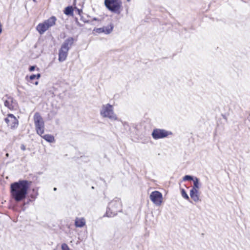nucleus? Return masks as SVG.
<instances>
[{
    "instance_id": "bb28decb",
    "label": "nucleus",
    "mask_w": 250,
    "mask_h": 250,
    "mask_svg": "<svg viewBox=\"0 0 250 250\" xmlns=\"http://www.w3.org/2000/svg\"><path fill=\"white\" fill-rule=\"evenodd\" d=\"M29 79L31 81L36 79L35 74H32L29 76Z\"/></svg>"
},
{
    "instance_id": "a878e982",
    "label": "nucleus",
    "mask_w": 250,
    "mask_h": 250,
    "mask_svg": "<svg viewBox=\"0 0 250 250\" xmlns=\"http://www.w3.org/2000/svg\"><path fill=\"white\" fill-rule=\"evenodd\" d=\"M123 123V125H124V126L125 127V128L126 129L127 128H129V125L126 122H122Z\"/></svg>"
},
{
    "instance_id": "2f4dec72",
    "label": "nucleus",
    "mask_w": 250,
    "mask_h": 250,
    "mask_svg": "<svg viewBox=\"0 0 250 250\" xmlns=\"http://www.w3.org/2000/svg\"><path fill=\"white\" fill-rule=\"evenodd\" d=\"M76 9H77V11H78V14H79V15H80V14H81V13H82V10L81 9H78V8H76Z\"/></svg>"
},
{
    "instance_id": "f257e3e1",
    "label": "nucleus",
    "mask_w": 250,
    "mask_h": 250,
    "mask_svg": "<svg viewBox=\"0 0 250 250\" xmlns=\"http://www.w3.org/2000/svg\"><path fill=\"white\" fill-rule=\"evenodd\" d=\"M31 182L26 180H19L10 185V193L12 199L19 203L26 198Z\"/></svg>"
},
{
    "instance_id": "6ab92c4d",
    "label": "nucleus",
    "mask_w": 250,
    "mask_h": 250,
    "mask_svg": "<svg viewBox=\"0 0 250 250\" xmlns=\"http://www.w3.org/2000/svg\"><path fill=\"white\" fill-rule=\"evenodd\" d=\"M7 99L9 100V102L11 103V105L13 106V109L17 106L18 103L14 98L11 96H5Z\"/></svg>"
},
{
    "instance_id": "dca6fc26",
    "label": "nucleus",
    "mask_w": 250,
    "mask_h": 250,
    "mask_svg": "<svg viewBox=\"0 0 250 250\" xmlns=\"http://www.w3.org/2000/svg\"><path fill=\"white\" fill-rule=\"evenodd\" d=\"M42 138L49 143H53L54 141V137L50 134H45L41 136Z\"/></svg>"
},
{
    "instance_id": "ddd939ff",
    "label": "nucleus",
    "mask_w": 250,
    "mask_h": 250,
    "mask_svg": "<svg viewBox=\"0 0 250 250\" xmlns=\"http://www.w3.org/2000/svg\"><path fill=\"white\" fill-rule=\"evenodd\" d=\"M85 224V221L83 218H77L75 221V225L78 228H82Z\"/></svg>"
},
{
    "instance_id": "4468645a",
    "label": "nucleus",
    "mask_w": 250,
    "mask_h": 250,
    "mask_svg": "<svg viewBox=\"0 0 250 250\" xmlns=\"http://www.w3.org/2000/svg\"><path fill=\"white\" fill-rule=\"evenodd\" d=\"M192 181L193 182V186H192L191 189L199 190V189L201 187V184L200 183L199 179L196 177Z\"/></svg>"
},
{
    "instance_id": "4c0bfd02",
    "label": "nucleus",
    "mask_w": 250,
    "mask_h": 250,
    "mask_svg": "<svg viewBox=\"0 0 250 250\" xmlns=\"http://www.w3.org/2000/svg\"><path fill=\"white\" fill-rule=\"evenodd\" d=\"M93 20H97L96 18H94Z\"/></svg>"
},
{
    "instance_id": "e433bc0d",
    "label": "nucleus",
    "mask_w": 250,
    "mask_h": 250,
    "mask_svg": "<svg viewBox=\"0 0 250 250\" xmlns=\"http://www.w3.org/2000/svg\"><path fill=\"white\" fill-rule=\"evenodd\" d=\"M126 1H127V2H130V1H131V0H126Z\"/></svg>"
},
{
    "instance_id": "7c9ffc66",
    "label": "nucleus",
    "mask_w": 250,
    "mask_h": 250,
    "mask_svg": "<svg viewBox=\"0 0 250 250\" xmlns=\"http://www.w3.org/2000/svg\"><path fill=\"white\" fill-rule=\"evenodd\" d=\"M38 195V192L36 191V196L31 195V198H33L34 200H35L37 197V196Z\"/></svg>"
},
{
    "instance_id": "b1692460",
    "label": "nucleus",
    "mask_w": 250,
    "mask_h": 250,
    "mask_svg": "<svg viewBox=\"0 0 250 250\" xmlns=\"http://www.w3.org/2000/svg\"><path fill=\"white\" fill-rule=\"evenodd\" d=\"M94 31H95L97 33H104V27L102 28H96V29H94Z\"/></svg>"
},
{
    "instance_id": "0eeeda50",
    "label": "nucleus",
    "mask_w": 250,
    "mask_h": 250,
    "mask_svg": "<svg viewBox=\"0 0 250 250\" xmlns=\"http://www.w3.org/2000/svg\"><path fill=\"white\" fill-rule=\"evenodd\" d=\"M150 199L157 206H160L163 201L162 194L159 191H152L150 195Z\"/></svg>"
},
{
    "instance_id": "1a4fd4ad",
    "label": "nucleus",
    "mask_w": 250,
    "mask_h": 250,
    "mask_svg": "<svg viewBox=\"0 0 250 250\" xmlns=\"http://www.w3.org/2000/svg\"><path fill=\"white\" fill-rule=\"evenodd\" d=\"M70 48H60L59 50L58 60L60 62H63L65 61L67 55L68 51Z\"/></svg>"
},
{
    "instance_id": "c756f323",
    "label": "nucleus",
    "mask_w": 250,
    "mask_h": 250,
    "mask_svg": "<svg viewBox=\"0 0 250 250\" xmlns=\"http://www.w3.org/2000/svg\"><path fill=\"white\" fill-rule=\"evenodd\" d=\"M41 74L38 73L37 74H35L36 79H39L41 77Z\"/></svg>"
},
{
    "instance_id": "aec40b11",
    "label": "nucleus",
    "mask_w": 250,
    "mask_h": 250,
    "mask_svg": "<svg viewBox=\"0 0 250 250\" xmlns=\"http://www.w3.org/2000/svg\"><path fill=\"white\" fill-rule=\"evenodd\" d=\"M4 105L10 110H13V106L11 105V103H10V102H9V99H7L4 101Z\"/></svg>"
},
{
    "instance_id": "412c9836",
    "label": "nucleus",
    "mask_w": 250,
    "mask_h": 250,
    "mask_svg": "<svg viewBox=\"0 0 250 250\" xmlns=\"http://www.w3.org/2000/svg\"><path fill=\"white\" fill-rule=\"evenodd\" d=\"M196 177L190 175H186L183 177V180L186 181H193Z\"/></svg>"
},
{
    "instance_id": "f3484780",
    "label": "nucleus",
    "mask_w": 250,
    "mask_h": 250,
    "mask_svg": "<svg viewBox=\"0 0 250 250\" xmlns=\"http://www.w3.org/2000/svg\"><path fill=\"white\" fill-rule=\"evenodd\" d=\"M73 8L71 6L66 7L64 10V13L68 16H72L73 14Z\"/></svg>"
},
{
    "instance_id": "c85d7f7f",
    "label": "nucleus",
    "mask_w": 250,
    "mask_h": 250,
    "mask_svg": "<svg viewBox=\"0 0 250 250\" xmlns=\"http://www.w3.org/2000/svg\"><path fill=\"white\" fill-rule=\"evenodd\" d=\"M21 149L22 150L24 151L26 149V147H25V146L24 145L22 144L21 146Z\"/></svg>"
},
{
    "instance_id": "4be33fe9",
    "label": "nucleus",
    "mask_w": 250,
    "mask_h": 250,
    "mask_svg": "<svg viewBox=\"0 0 250 250\" xmlns=\"http://www.w3.org/2000/svg\"><path fill=\"white\" fill-rule=\"evenodd\" d=\"M113 26L110 25L109 26H106L104 27V33L106 34H108L111 33V32L113 30Z\"/></svg>"
},
{
    "instance_id": "9b49d317",
    "label": "nucleus",
    "mask_w": 250,
    "mask_h": 250,
    "mask_svg": "<svg viewBox=\"0 0 250 250\" xmlns=\"http://www.w3.org/2000/svg\"><path fill=\"white\" fill-rule=\"evenodd\" d=\"M48 29L47 26L46 25L44 22L39 23L36 27L37 30L40 34L44 33Z\"/></svg>"
},
{
    "instance_id": "473e14b6",
    "label": "nucleus",
    "mask_w": 250,
    "mask_h": 250,
    "mask_svg": "<svg viewBox=\"0 0 250 250\" xmlns=\"http://www.w3.org/2000/svg\"><path fill=\"white\" fill-rule=\"evenodd\" d=\"M38 83H39L38 81H36V82H35V83H35V84H36V85H38Z\"/></svg>"
},
{
    "instance_id": "20e7f679",
    "label": "nucleus",
    "mask_w": 250,
    "mask_h": 250,
    "mask_svg": "<svg viewBox=\"0 0 250 250\" xmlns=\"http://www.w3.org/2000/svg\"><path fill=\"white\" fill-rule=\"evenodd\" d=\"M100 114L104 118H108L111 120H119L114 112L113 106L109 104L103 105Z\"/></svg>"
},
{
    "instance_id": "2eb2a0df",
    "label": "nucleus",
    "mask_w": 250,
    "mask_h": 250,
    "mask_svg": "<svg viewBox=\"0 0 250 250\" xmlns=\"http://www.w3.org/2000/svg\"><path fill=\"white\" fill-rule=\"evenodd\" d=\"M74 38L72 37H69L66 39L62 45L61 47H69L72 45L74 42Z\"/></svg>"
},
{
    "instance_id": "f03ea898",
    "label": "nucleus",
    "mask_w": 250,
    "mask_h": 250,
    "mask_svg": "<svg viewBox=\"0 0 250 250\" xmlns=\"http://www.w3.org/2000/svg\"><path fill=\"white\" fill-rule=\"evenodd\" d=\"M122 210V205L120 198H115L108 205L104 217H112L116 215L118 212Z\"/></svg>"
},
{
    "instance_id": "c9c22d12",
    "label": "nucleus",
    "mask_w": 250,
    "mask_h": 250,
    "mask_svg": "<svg viewBox=\"0 0 250 250\" xmlns=\"http://www.w3.org/2000/svg\"><path fill=\"white\" fill-rule=\"evenodd\" d=\"M175 54H172V55H171V56H172V57H173V56H175Z\"/></svg>"
},
{
    "instance_id": "f704fd0d",
    "label": "nucleus",
    "mask_w": 250,
    "mask_h": 250,
    "mask_svg": "<svg viewBox=\"0 0 250 250\" xmlns=\"http://www.w3.org/2000/svg\"><path fill=\"white\" fill-rule=\"evenodd\" d=\"M57 188H53V190H54V191H56V190H57Z\"/></svg>"
},
{
    "instance_id": "5701e85b",
    "label": "nucleus",
    "mask_w": 250,
    "mask_h": 250,
    "mask_svg": "<svg viewBox=\"0 0 250 250\" xmlns=\"http://www.w3.org/2000/svg\"><path fill=\"white\" fill-rule=\"evenodd\" d=\"M62 250H70L66 243H62L61 245Z\"/></svg>"
},
{
    "instance_id": "423d86ee",
    "label": "nucleus",
    "mask_w": 250,
    "mask_h": 250,
    "mask_svg": "<svg viewBox=\"0 0 250 250\" xmlns=\"http://www.w3.org/2000/svg\"><path fill=\"white\" fill-rule=\"evenodd\" d=\"M172 135L173 133L171 131L160 128H155L151 133V136L155 140L165 138Z\"/></svg>"
},
{
    "instance_id": "9d476101",
    "label": "nucleus",
    "mask_w": 250,
    "mask_h": 250,
    "mask_svg": "<svg viewBox=\"0 0 250 250\" xmlns=\"http://www.w3.org/2000/svg\"><path fill=\"white\" fill-rule=\"evenodd\" d=\"M189 194L191 199L195 202L197 203L201 201L200 199V193L199 190L190 189Z\"/></svg>"
},
{
    "instance_id": "cd10ccee",
    "label": "nucleus",
    "mask_w": 250,
    "mask_h": 250,
    "mask_svg": "<svg viewBox=\"0 0 250 250\" xmlns=\"http://www.w3.org/2000/svg\"><path fill=\"white\" fill-rule=\"evenodd\" d=\"M25 204L26 203L25 202H23L21 206V209L23 211L25 209V208L24 207Z\"/></svg>"
},
{
    "instance_id": "58836bf2",
    "label": "nucleus",
    "mask_w": 250,
    "mask_h": 250,
    "mask_svg": "<svg viewBox=\"0 0 250 250\" xmlns=\"http://www.w3.org/2000/svg\"><path fill=\"white\" fill-rule=\"evenodd\" d=\"M33 0V1H34V2H36V0Z\"/></svg>"
},
{
    "instance_id": "6e6552de",
    "label": "nucleus",
    "mask_w": 250,
    "mask_h": 250,
    "mask_svg": "<svg viewBox=\"0 0 250 250\" xmlns=\"http://www.w3.org/2000/svg\"><path fill=\"white\" fill-rule=\"evenodd\" d=\"M4 121L10 126L11 129H15L18 127L19 121L16 117L12 114H8L7 117L4 119Z\"/></svg>"
},
{
    "instance_id": "7ed1b4c3",
    "label": "nucleus",
    "mask_w": 250,
    "mask_h": 250,
    "mask_svg": "<svg viewBox=\"0 0 250 250\" xmlns=\"http://www.w3.org/2000/svg\"><path fill=\"white\" fill-rule=\"evenodd\" d=\"M104 4L109 11L115 14H120L122 7L121 0H104Z\"/></svg>"
},
{
    "instance_id": "72a5a7b5",
    "label": "nucleus",
    "mask_w": 250,
    "mask_h": 250,
    "mask_svg": "<svg viewBox=\"0 0 250 250\" xmlns=\"http://www.w3.org/2000/svg\"><path fill=\"white\" fill-rule=\"evenodd\" d=\"M5 156H6V157H9V153H6Z\"/></svg>"
},
{
    "instance_id": "a211bd4d",
    "label": "nucleus",
    "mask_w": 250,
    "mask_h": 250,
    "mask_svg": "<svg viewBox=\"0 0 250 250\" xmlns=\"http://www.w3.org/2000/svg\"><path fill=\"white\" fill-rule=\"evenodd\" d=\"M181 195L182 197L186 200H188L190 203H192V201L190 200L189 197L186 191L184 188L181 189Z\"/></svg>"
},
{
    "instance_id": "39448f33",
    "label": "nucleus",
    "mask_w": 250,
    "mask_h": 250,
    "mask_svg": "<svg viewBox=\"0 0 250 250\" xmlns=\"http://www.w3.org/2000/svg\"><path fill=\"white\" fill-rule=\"evenodd\" d=\"M34 121L37 133L41 136L44 131V122L39 112H36L34 115Z\"/></svg>"
},
{
    "instance_id": "393cba45",
    "label": "nucleus",
    "mask_w": 250,
    "mask_h": 250,
    "mask_svg": "<svg viewBox=\"0 0 250 250\" xmlns=\"http://www.w3.org/2000/svg\"><path fill=\"white\" fill-rule=\"evenodd\" d=\"M35 68H36V66L35 65H32V66H30L29 68V70L31 72L32 71H33L35 70Z\"/></svg>"
},
{
    "instance_id": "f8f14e48",
    "label": "nucleus",
    "mask_w": 250,
    "mask_h": 250,
    "mask_svg": "<svg viewBox=\"0 0 250 250\" xmlns=\"http://www.w3.org/2000/svg\"><path fill=\"white\" fill-rule=\"evenodd\" d=\"M56 21V17L55 16H52L47 20H45L44 22L49 28L50 27L52 26L55 24Z\"/></svg>"
}]
</instances>
